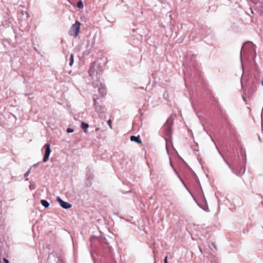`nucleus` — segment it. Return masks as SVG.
Segmentation results:
<instances>
[{
	"instance_id": "f257e3e1",
	"label": "nucleus",
	"mask_w": 263,
	"mask_h": 263,
	"mask_svg": "<svg viewBox=\"0 0 263 263\" xmlns=\"http://www.w3.org/2000/svg\"><path fill=\"white\" fill-rule=\"evenodd\" d=\"M102 69L99 64L96 63H93L89 70V73L92 77L93 82L100 81Z\"/></svg>"
},
{
	"instance_id": "f03ea898",
	"label": "nucleus",
	"mask_w": 263,
	"mask_h": 263,
	"mask_svg": "<svg viewBox=\"0 0 263 263\" xmlns=\"http://www.w3.org/2000/svg\"><path fill=\"white\" fill-rule=\"evenodd\" d=\"M81 23L79 21H76L74 24H73L68 31V34L74 38H77L80 31Z\"/></svg>"
},
{
	"instance_id": "7ed1b4c3",
	"label": "nucleus",
	"mask_w": 263,
	"mask_h": 263,
	"mask_svg": "<svg viewBox=\"0 0 263 263\" xmlns=\"http://www.w3.org/2000/svg\"><path fill=\"white\" fill-rule=\"evenodd\" d=\"M93 84L95 86L98 87V91L100 93L101 97H104L106 94V89L101 80L96 82H93Z\"/></svg>"
},
{
	"instance_id": "20e7f679",
	"label": "nucleus",
	"mask_w": 263,
	"mask_h": 263,
	"mask_svg": "<svg viewBox=\"0 0 263 263\" xmlns=\"http://www.w3.org/2000/svg\"><path fill=\"white\" fill-rule=\"evenodd\" d=\"M43 147L45 149V153L43 160L44 162H46L48 160L51 153L50 145L49 143H46Z\"/></svg>"
},
{
	"instance_id": "39448f33",
	"label": "nucleus",
	"mask_w": 263,
	"mask_h": 263,
	"mask_svg": "<svg viewBox=\"0 0 263 263\" xmlns=\"http://www.w3.org/2000/svg\"><path fill=\"white\" fill-rule=\"evenodd\" d=\"M97 99H98L97 98H95V97H94L93 99V104H94V106L95 107V110L98 113H100V114L103 113V112H104V108L102 106V105L100 104V103L97 101Z\"/></svg>"
},
{
	"instance_id": "423d86ee",
	"label": "nucleus",
	"mask_w": 263,
	"mask_h": 263,
	"mask_svg": "<svg viewBox=\"0 0 263 263\" xmlns=\"http://www.w3.org/2000/svg\"><path fill=\"white\" fill-rule=\"evenodd\" d=\"M57 201L59 202L60 205L64 209H68L71 207V205L68 202L63 201L60 197H58Z\"/></svg>"
},
{
	"instance_id": "0eeeda50",
	"label": "nucleus",
	"mask_w": 263,
	"mask_h": 263,
	"mask_svg": "<svg viewBox=\"0 0 263 263\" xmlns=\"http://www.w3.org/2000/svg\"><path fill=\"white\" fill-rule=\"evenodd\" d=\"M130 140L132 141H135L138 143H141V140H140L139 138L134 136H132L130 137Z\"/></svg>"
},
{
	"instance_id": "6e6552de",
	"label": "nucleus",
	"mask_w": 263,
	"mask_h": 263,
	"mask_svg": "<svg viewBox=\"0 0 263 263\" xmlns=\"http://www.w3.org/2000/svg\"><path fill=\"white\" fill-rule=\"evenodd\" d=\"M88 127L89 125L87 123H86L85 122H82L81 123V128L84 130L85 132H86Z\"/></svg>"
},
{
	"instance_id": "1a4fd4ad",
	"label": "nucleus",
	"mask_w": 263,
	"mask_h": 263,
	"mask_svg": "<svg viewBox=\"0 0 263 263\" xmlns=\"http://www.w3.org/2000/svg\"><path fill=\"white\" fill-rule=\"evenodd\" d=\"M41 202L42 205L45 208H48L49 205V203L45 200H42Z\"/></svg>"
},
{
	"instance_id": "9d476101",
	"label": "nucleus",
	"mask_w": 263,
	"mask_h": 263,
	"mask_svg": "<svg viewBox=\"0 0 263 263\" xmlns=\"http://www.w3.org/2000/svg\"><path fill=\"white\" fill-rule=\"evenodd\" d=\"M73 54H70V62H69V65L71 66L73 63Z\"/></svg>"
},
{
	"instance_id": "9b49d317",
	"label": "nucleus",
	"mask_w": 263,
	"mask_h": 263,
	"mask_svg": "<svg viewBox=\"0 0 263 263\" xmlns=\"http://www.w3.org/2000/svg\"><path fill=\"white\" fill-rule=\"evenodd\" d=\"M77 6L79 8H83V4L81 1H80L78 2Z\"/></svg>"
},
{
	"instance_id": "f8f14e48",
	"label": "nucleus",
	"mask_w": 263,
	"mask_h": 263,
	"mask_svg": "<svg viewBox=\"0 0 263 263\" xmlns=\"http://www.w3.org/2000/svg\"><path fill=\"white\" fill-rule=\"evenodd\" d=\"M66 131L68 133H73L74 130L72 128H67Z\"/></svg>"
},
{
	"instance_id": "ddd939ff",
	"label": "nucleus",
	"mask_w": 263,
	"mask_h": 263,
	"mask_svg": "<svg viewBox=\"0 0 263 263\" xmlns=\"http://www.w3.org/2000/svg\"><path fill=\"white\" fill-rule=\"evenodd\" d=\"M107 123L108 124V125L109 126L110 128L111 129H112V125H111V121L110 120H109L108 121H107Z\"/></svg>"
},
{
	"instance_id": "4468645a",
	"label": "nucleus",
	"mask_w": 263,
	"mask_h": 263,
	"mask_svg": "<svg viewBox=\"0 0 263 263\" xmlns=\"http://www.w3.org/2000/svg\"><path fill=\"white\" fill-rule=\"evenodd\" d=\"M22 13L23 15L26 14V18L29 17V14L27 12L22 11Z\"/></svg>"
},
{
	"instance_id": "2eb2a0df",
	"label": "nucleus",
	"mask_w": 263,
	"mask_h": 263,
	"mask_svg": "<svg viewBox=\"0 0 263 263\" xmlns=\"http://www.w3.org/2000/svg\"><path fill=\"white\" fill-rule=\"evenodd\" d=\"M30 172V170H29L28 171H27L25 174V177H27L29 175V173Z\"/></svg>"
},
{
	"instance_id": "dca6fc26",
	"label": "nucleus",
	"mask_w": 263,
	"mask_h": 263,
	"mask_svg": "<svg viewBox=\"0 0 263 263\" xmlns=\"http://www.w3.org/2000/svg\"><path fill=\"white\" fill-rule=\"evenodd\" d=\"M4 262H5V263H9L8 260L7 259H6V258H4Z\"/></svg>"
},
{
	"instance_id": "f3484780",
	"label": "nucleus",
	"mask_w": 263,
	"mask_h": 263,
	"mask_svg": "<svg viewBox=\"0 0 263 263\" xmlns=\"http://www.w3.org/2000/svg\"><path fill=\"white\" fill-rule=\"evenodd\" d=\"M164 263H167L166 256L165 257V259H164Z\"/></svg>"
},
{
	"instance_id": "a211bd4d",
	"label": "nucleus",
	"mask_w": 263,
	"mask_h": 263,
	"mask_svg": "<svg viewBox=\"0 0 263 263\" xmlns=\"http://www.w3.org/2000/svg\"><path fill=\"white\" fill-rule=\"evenodd\" d=\"M29 187L30 189H34V186L32 184L30 185Z\"/></svg>"
},
{
	"instance_id": "6ab92c4d",
	"label": "nucleus",
	"mask_w": 263,
	"mask_h": 263,
	"mask_svg": "<svg viewBox=\"0 0 263 263\" xmlns=\"http://www.w3.org/2000/svg\"><path fill=\"white\" fill-rule=\"evenodd\" d=\"M261 85H262V86H263V79L261 80Z\"/></svg>"
},
{
	"instance_id": "aec40b11",
	"label": "nucleus",
	"mask_w": 263,
	"mask_h": 263,
	"mask_svg": "<svg viewBox=\"0 0 263 263\" xmlns=\"http://www.w3.org/2000/svg\"><path fill=\"white\" fill-rule=\"evenodd\" d=\"M36 165H37V164L34 165V166H36Z\"/></svg>"
}]
</instances>
